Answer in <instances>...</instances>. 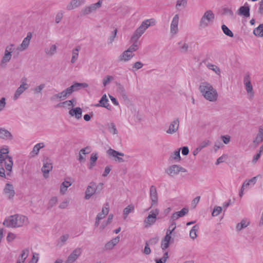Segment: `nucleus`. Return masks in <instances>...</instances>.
<instances>
[{
  "instance_id": "a878e982",
  "label": "nucleus",
  "mask_w": 263,
  "mask_h": 263,
  "mask_svg": "<svg viewBox=\"0 0 263 263\" xmlns=\"http://www.w3.org/2000/svg\"><path fill=\"white\" fill-rule=\"evenodd\" d=\"M179 123L178 120L174 121L171 124L168 129L167 130V133L168 134H172L176 132L179 127Z\"/></svg>"
},
{
  "instance_id": "58836bf2",
  "label": "nucleus",
  "mask_w": 263,
  "mask_h": 263,
  "mask_svg": "<svg viewBox=\"0 0 263 263\" xmlns=\"http://www.w3.org/2000/svg\"><path fill=\"white\" fill-rule=\"evenodd\" d=\"M198 229V227L197 226H195L193 227V228L191 229L190 232V236L192 239H195L196 238L197 235V232Z\"/></svg>"
},
{
  "instance_id": "c9c22d12",
  "label": "nucleus",
  "mask_w": 263,
  "mask_h": 263,
  "mask_svg": "<svg viewBox=\"0 0 263 263\" xmlns=\"http://www.w3.org/2000/svg\"><path fill=\"white\" fill-rule=\"evenodd\" d=\"M254 34L258 36H263V24L260 25L258 27L255 28L253 31Z\"/></svg>"
},
{
  "instance_id": "052dcab7",
  "label": "nucleus",
  "mask_w": 263,
  "mask_h": 263,
  "mask_svg": "<svg viewBox=\"0 0 263 263\" xmlns=\"http://www.w3.org/2000/svg\"><path fill=\"white\" fill-rule=\"evenodd\" d=\"M16 238L15 234L12 233H9L7 237V240L8 241L10 242L13 241Z\"/></svg>"
},
{
  "instance_id": "423d86ee",
  "label": "nucleus",
  "mask_w": 263,
  "mask_h": 263,
  "mask_svg": "<svg viewBox=\"0 0 263 263\" xmlns=\"http://www.w3.org/2000/svg\"><path fill=\"white\" fill-rule=\"evenodd\" d=\"M243 83L246 87L249 99H252L254 97V93L252 85L251 83V79L248 74L246 75L244 77Z\"/></svg>"
},
{
  "instance_id": "8fccbe9b",
  "label": "nucleus",
  "mask_w": 263,
  "mask_h": 263,
  "mask_svg": "<svg viewBox=\"0 0 263 263\" xmlns=\"http://www.w3.org/2000/svg\"><path fill=\"white\" fill-rule=\"evenodd\" d=\"M168 252L164 253L163 256L159 259L156 260V263H165L168 258Z\"/></svg>"
},
{
  "instance_id": "4d7b16f0",
  "label": "nucleus",
  "mask_w": 263,
  "mask_h": 263,
  "mask_svg": "<svg viewBox=\"0 0 263 263\" xmlns=\"http://www.w3.org/2000/svg\"><path fill=\"white\" fill-rule=\"evenodd\" d=\"M109 132L112 134H117L118 131L117 128H116V126L114 123H111L110 126L109 128Z\"/></svg>"
},
{
  "instance_id": "e2e57ef3",
  "label": "nucleus",
  "mask_w": 263,
  "mask_h": 263,
  "mask_svg": "<svg viewBox=\"0 0 263 263\" xmlns=\"http://www.w3.org/2000/svg\"><path fill=\"white\" fill-rule=\"evenodd\" d=\"M158 241V238L157 237H155V238L151 239L146 243H148V245H155L156 243H157Z\"/></svg>"
},
{
  "instance_id": "4c0bfd02",
  "label": "nucleus",
  "mask_w": 263,
  "mask_h": 263,
  "mask_svg": "<svg viewBox=\"0 0 263 263\" xmlns=\"http://www.w3.org/2000/svg\"><path fill=\"white\" fill-rule=\"evenodd\" d=\"M80 49V47H77L72 51V57L71 59V63H74L78 59L79 55V51Z\"/></svg>"
},
{
  "instance_id": "a19ab883",
  "label": "nucleus",
  "mask_w": 263,
  "mask_h": 263,
  "mask_svg": "<svg viewBox=\"0 0 263 263\" xmlns=\"http://www.w3.org/2000/svg\"><path fill=\"white\" fill-rule=\"evenodd\" d=\"M222 28V30L223 32V33L230 36V37H233V32L227 27V26H226L225 25H223L221 27Z\"/></svg>"
},
{
  "instance_id": "79ce46f5",
  "label": "nucleus",
  "mask_w": 263,
  "mask_h": 263,
  "mask_svg": "<svg viewBox=\"0 0 263 263\" xmlns=\"http://www.w3.org/2000/svg\"><path fill=\"white\" fill-rule=\"evenodd\" d=\"M249 224V221L246 220H242L240 223L237 225L236 228L238 230H240L242 228L247 227Z\"/></svg>"
},
{
  "instance_id": "5701e85b",
  "label": "nucleus",
  "mask_w": 263,
  "mask_h": 263,
  "mask_svg": "<svg viewBox=\"0 0 263 263\" xmlns=\"http://www.w3.org/2000/svg\"><path fill=\"white\" fill-rule=\"evenodd\" d=\"M189 212V210L186 208H183L180 211L174 213L172 216V219L174 220L183 217Z\"/></svg>"
},
{
  "instance_id": "f03ea898",
  "label": "nucleus",
  "mask_w": 263,
  "mask_h": 263,
  "mask_svg": "<svg viewBox=\"0 0 263 263\" xmlns=\"http://www.w3.org/2000/svg\"><path fill=\"white\" fill-rule=\"evenodd\" d=\"M199 90L202 96L211 102H215L218 98V92L213 86L208 83H201L199 86Z\"/></svg>"
},
{
  "instance_id": "72a5a7b5",
  "label": "nucleus",
  "mask_w": 263,
  "mask_h": 263,
  "mask_svg": "<svg viewBox=\"0 0 263 263\" xmlns=\"http://www.w3.org/2000/svg\"><path fill=\"white\" fill-rule=\"evenodd\" d=\"M71 185V182H70V181H64L61 186V188H60V192L62 193V194H64L65 193V192L67 191V188L70 186V185Z\"/></svg>"
},
{
  "instance_id": "49530a36",
  "label": "nucleus",
  "mask_w": 263,
  "mask_h": 263,
  "mask_svg": "<svg viewBox=\"0 0 263 263\" xmlns=\"http://www.w3.org/2000/svg\"><path fill=\"white\" fill-rule=\"evenodd\" d=\"M263 140V127L259 128V133L257 136L255 141L257 142L261 141Z\"/></svg>"
},
{
  "instance_id": "39448f33",
  "label": "nucleus",
  "mask_w": 263,
  "mask_h": 263,
  "mask_svg": "<svg viewBox=\"0 0 263 263\" xmlns=\"http://www.w3.org/2000/svg\"><path fill=\"white\" fill-rule=\"evenodd\" d=\"M214 17V14L212 11H206L201 19L200 26L202 27L208 26L213 21Z\"/></svg>"
},
{
  "instance_id": "393cba45",
  "label": "nucleus",
  "mask_w": 263,
  "mask_h": 263,
  "mask_svg": "<svg viewBox=\"0 0 263 263\" xmlns=\"http://www.w3.org/2000/svg\"><path fill=\"white\" fill-rule=\"evenodd\" d=\"M133 55V53L129 52V50H127L119 57V60L120 61H127L130 60Z\"/></svg>"
},
{
  "instance_id": "a18cd8bd",
  "label": "nucleus",
  "mask_w": 263,
  "mask_h": 263,
  "mask_svg": "<svg viewBox=\"0 0 263 263\" xmlns=\"http://www.w3.org/2000/svg\"><path fill=\"white\" fill-rule=\"evenodd\" d=\"M65 91H62V92L58 93L57 95H55V96H53L51 98V99L52 100H55L57 98L61 99H64L66 98L67 96L65 95Z\"/></svg>"
},
{
  "instance_id": "37998d69",
  "label": "nucleus",
  "mask_w": 263,
  "mask_h": 263,
  "mask_svg": "<svg viewBox=\"0 0 263 263\" xmlns=\"http://www.w3.org/2000/svg\"><path fill=\"white\" fill-rule=\"evenodd\" d=\"M72 85H76L73 88L74 91H76V90H78L80 89L81 88H82V87L83 88L87 87L88 86L87 84L85 83H74V84H73Z\"/></svg>"
},
{
  "instance_id": "bf43d9fd",
  "label": "nucleus",
  "mask_w": 263,
  "mask_h": 263,
  "mask_svg": "<svg viewBox=\"0 0 263 263\" xmlns=\"http://www.w3.org/2000/svg\"><path fill=\"white\" fill-rule=\"evenodd\" d=\"M172 158L174 159H180V149L175 151L174 153L173 154Z\"/></svg>"
},
{
  "instance_id": "bb28decb",
  "label": "nucleus",
  "mask_w": 263,
  "mask_h": 263,
  "mask_svg": "<svg viewBox=\"0 0 263 263\" xmlns=\"http://www.w3.org/2000/svg\"><path fill=\"white\" fill-rule=\"evenodd\" d=\"M239 14L248 17L250 16V8L248 6H243L239 9Z\"/></svg>"
},
{
  "instance_id": "7c9ffc66",
  "label": "nucleus",
  "mask_w": 263,
  "mask_h": 263,
  "mask_svg": "<svg viewBox=\"0 0 263 263\" xmlns=\"http://www.w3.org/2000/svg\"><path fill=\"white\" fill-rule=\"evenodd\" d=\"M135 206L133 204H130L127 206L123 210V215L124 218H126L128 215L134 211Z\"/></svg>"
},
{
  "instance_id": "c03bdc74",
  "label": "nucleus",
  "mask_w": 263,
  "mask_h": 263,
  "mask_svg": "<svg viewBox=\"0 0 263 263\" xmlns=\"http://www.w3.org/2000/svg\"><path fill=\"white\" fill-rule=\"evenodd\" d=\"M11 137L10 133L5 129H0V137L2 138H9Z\"/></svg>"
},
{
  "instance_id": "1a4fd4ad",
  "label": "nucleus",
  "mask_w": 263,
  "mask_h": 263,
  "mask_svg": "<svg viewBox=\"0 0 263 263\" xmlns=\"http://www.w3.org/2000/svg\"><path fill=\"white\" fill-rule=\"evenodd\" d=\"M32 37L31 32H28L27 36L23 40L22 44L17 48L18 51H23L25 50L29 46L30 41Z\"/></svg>"
},
{
  "instance_id": "6e6552de",
  "label": "nucleus",
  "mask_w": 263,
  "mask_h": 263,
  "mask_svg": "<svg viewBox=\"0 0 263 263\" xmlns=\"http://www.w3.org/2000/svg\"><path fill=\"white\" fill-rule=\"evenodd\" d=\"M150 198L152 200L151 206H153L157 204L158 194L156 187L154 185L150 187Z\"/></svg>"
},
{
  "instance_id": "e433bc0d",
  "label": "nucleus",
  "mask_w": 263,
  "mask_h": 263,
  "mask_svg": "<svg viewBox=\"0 0 263 263\" xmlns=\"http://www.w3.org/2000/svg\"><path fill=\"white\" fill-rule=\"evenodd\" d=\"M108 100L107 99L106 96L105 95H103L100 101V105L102 107L108 108L109 106Z\"/></svg>"
},
{
  "instance_id": "9b49d317",
  "label": "nucleus",
  "mask_w": 263,
  "mask_h": 263,
  "mask_svg": "<svg viewBox=\"0 0 263 263\" xmlns=\"http://www.w3.org/2000/svg\"><path fill=\"white\" fill-rule=\"evenodd\" d=\"M15 228L22 227L28 223L27 218L23 215H15Z\"/></svg>"
},
{
  "instance_id": "3c124183",
  "label": "nucleus",
  "mask_w": 263,
  "mask_h": 263,
  "mask_svg": "<svg viewBox=\"0 0 263 263\" xmlns=\"http://www.w3.org/2000/svg\"><path fill=\"white\" fill-rule=\"evenodd\" d=\"M222 211V208L220 206H216L214 208L212 216H216L218 215Z\"/></svg>"
},
{
  "instance_id": "13d9d810",
  "label": "nucleus",
  "mask_w": 263,
  "mask_h": 263,
  "mask_svg": "<svg viewBox=\"0 0 263 263\" xmlns=\"http://www.w3.org/2000/svg\"><path fill=\"white\" fill-rule=\"evenodd\" d=\"M113 79V77L110 76H107L103 80V84L104 86H106L110 81Z\"/></svg>"
},
{
  "instance_id": "ea45409f",
  "label": "nucleus",
  "mask_w": 263,
  "mask_h": 263,
  "mask_svg": "<svg viewBox=\"0 0 263 263\" xmlns=\"http://www.w3.org/2000/svg\"><path fill=\"white\" fill-rule=\"evenodd\" d=\"M29 252V251L28 249H26L23 250L19 259H20L22 262H24L28 256Z\"/></svg>"
},
{
  "instance_id": "b1692460",
  "label": "nucleus",
  "mask_w": 263,
  "mask_h": 263,
  "mask_svg": "<svg viewBox=\"0 0 263 263\" xmlns=\"http://www.w3.org/2000/svg\"><path fill=\"white\" fill-rule=\"evenodd\" d=\"M95 184L91 183L87 187L85 192V198L89 199L96 192Z\"/></svg>"
},
{
  "instance_id": "ddd939ff",
  "label": "nucleus",
  "mask_w": 263,
  "mask_h": 263,
  "mask_svg": "<svg viewBox=\"0 0 263 263\" xmlns=\"http://www.w3.org/2000/svg\"><path fill=\"white\" fill-rule=\"evenodd\" d=\"M5 195L9 198H11L14 196L15 192L13 185L10 183H7L4 190Z\"/></svg>"
},
{
  "instance_id": "2eb2a0df",
  "label": "nucleus",
  "mask_w": 263,
  "mask_h": 263,
  "mask_svg": "<svg viewBox=\"0 0 263 263\" xmlns=\"http://www.w3.org/2000/svg\"><path fill=\"white\" fill-rule=\"evenodd\" d=\"M109 211L108 204H106L103 207L102 212L98 214L96 219V225L97 226L99 224V221L105 217V216L108 214Z\"/></svg>"
},
{
  "instance_id": "2f4dec72",
  "label": "nucleus",
  "mask_w": 263,
  "mask_h": 263,
  "mask_svg": "<svg viewBox=\"0 0 263 263\" xmlns=\"http://www.w3.org/2000/svg\"><path fill=\"white\" fill-rule=\"evenodd\" d=\"M44 146V144L43 143H39L36 144L33 147L32 151L31 152L32 156L36 155L41 148H43Z\"/></svg>"
},
{
  "instance_id": "a211bd4d",
  "label": "nucleus",
  "mask_w": 263,
  "mask_h": 263,
  "mask_svg": "<svg viewBox=\"0 0 263 263\" xmlns=\"http://www.w3.org/2000/svg\"><path fill=\"white\" fill-rule=\"evenodd\" d=\"M179 22V16L175 15L173 17L171 24V32L172 34H176L178 31V25Z\"/></svg>"
},
{
  "instance_id": "f704fd0d",
  "label": "nucleus",
  "mask_w": 263,
  "mask_h": 263,
  "mask_svg": "<svg viewBox=\"0 0 263 263\" xmlns=\"http://www.w3.org/2000/svg\"><path fill=\"white\" fill-rule=\"evenodd\" d=\"M74 102V100H68L65 101L62 103H60L58 105V107H68L69 108L72 107L74 106L73 102Z\"/></svg>"
},
{
  "instance_id": "cd10ccee",
  "label": "nucleus",
  "mask_w": 263,
  "mask_h": 263,
  "mask_svg": "<svg viewBox=\"0 0 263 263\" xmlns=\"http://www.w3.org/2000/svg\"><path fill=\"white\" fill-rule=\"evenodd\" d=\"M256 177H253L251 179L249 180L248 181H246L242 184L241 192L240 193V196H242L243 194V190L245 187H247L250 184L254 185L256 183Z\"/></svg>"
},
{
  "instance_id": "9d476101",
  "label": "nucleus",
  "mask_w": 263,
  "mask_h": 263,
  "mask_svg": "<svg viewBox=\"0 0 263 263\" xmlns=\"http://www.w3.org/2000/svg\"><path fill=\"white\" fill-rule=\"evenodd\" d=\"M180 172H185V170L177 165H173L168 168L167 173L169 175L173 176Z\"/></svg>"
},
{
  "instance_id": "20e7f679",
  "label": "nucleus",
  "mask_w": 263,
  "mask_h": 263,
  "mask_svg": "<svg viewBox=\"0 0 263 263\" xmlns=\"http://www.w3.org/2000/svg\"><path fill=\"white\" fill-rule=\"evenodd\" d=\"M159 210L158 209L152 210L147 217L144 220L143 223L145 228H147L154 224L156 220L157 217L159 215Z\"/></svg>"
},
{
  "instance_id": "412c9836",
  "label": "nucleus",
  "mask_w": 263,
  "mask_h": 263,
  "mask_svg": "<svg viewBox=\"0 0 263 263\" xmlns=\"http://www.w3.org/2000/svg\"><path fill=\"white\" fill-rule=\"evenodd\" d=\"M52 168V165L50 162L46 161L44 163V165L42 167V172L45 178H47L48 177V174Z\"/></svg>"
},
{
  "instance_id": "09e8293b",
  "label": "nucleus",
  "mask_w": 263,
  "mask_h": 263,
  "mask_svg": "<svg viewBox=\"0 0 263 263\" xmlns=\"http://www.w3.org/2000/svg\"><path fill=\"white\" fill-rule=\"evenodd\" d=\"M139 48V44L138 42L134 43L127 50H129V52L132 53L136 51Z\"/></svg>"
},
{
  "instance_id": "c756f323",
  "label": "nucleus",
  "mask_w": 263,
  "mask_h": 263,
  "mask_svg": "<svg viewBox=\"0 0 263 263\" xmlns=\"http://www.w3.org/2000/svg\"><path fill=\"white\" fill-rule=\"evenodd\" d=\"M120 240V237L119 236H117V237L112 239L111 240L107 242L106 245L105 247L107 249H112L115 246H116Z\"/></svg>"
},
{
  "instance_id": "864d4df0",
  "label": "nucleus",
  "mask_w": 263,
  "mask_h": 263,
  "mask_svg": "<svg viewBox=\"0 0 263 263\" xmlns=\"http://www.w3.org/2000/svg\"><path fill=\"white\" fill-rule=\"evenodd\" d=\"M93 11L92 9L91 5L86 7L82 11L83 14H87Z\"/></svg>"
},
{
  "instance_id": "4be33fe9",
  "label": "nucleus",
  "mask_w": 263,
  "mask_h": 263,
  "mask_svg": "<svg viewBox=\"0 0 263 263\" xmlns=\"http://www.w3.org/2000/svg\"><path fill=\"white\" fill-rule=\"evenodd\" d=\"M85 0H72L67 6L68 10H72L80 6Z\"/></svg>"
},
{
  "instance_id": "f8f14e48",
  "label": "nucleus",
  "mask_w": 263,
  "mask_h": 263,
  "mask_svg": "<svg viewBox=\"0 0 263 263\" xmlns=\"http://www.w3.org/2000/svg\"><path fill=\"white\" fill-rule=\"evenodd\" d=\"M26 79L24 78L22 80V84L17 88L14 96L15 100L27 88V84H26Z\"/></svg>"
},
{
  "instance_id": "c85d7f7f",
  "label": "nucleus",
  "mask_w": 263,
  "mask_h": 263,
  "mask_svg": "<svg viewBox=\"0 0 263 263\" xmlns=\"http://www.w3.org/2000/svg\"><path fill=\"white\" fill-rule=\"evenodd\" d=\"M91 152V148L89 147H86L85 148L82 149L79 152V161L83 162L85 160V156L86 154H89Z\"/></svg>"
},
{
  "instance_id": "6ab92c4d",
  "label": "nucleus",
  "mask_w": 263,
  "mask_h": 263,
  "mask_svg": "<svg viewBox=\"0 0 263 263\" xmlns=\"http://www.w3.org/2000/svg\"><path fill=\"white\" fill-rule=\"evenodd\" d=\"M15 217L12 215L6 218L3 222V224L9 228H15Z\"/></svg>"
},
{
  "instance_id": "603ef678",
  "label": "nucleus",
  "mask_w": 263,
  "mask_h": 263,
  "mask_svg": "<svg viewBox=\"0 0 263 263\" xmlns=\"http://www.w3.org/2000/svg\"><path fill=\"white\" fill-rule=\"evenodd\" d=\"M56 46L54 45H52L49 49H46V52L47 54L51 55L53 54L56 51Z\"/></svg>"
},
{
  "instance_id": "473e14b6",
  "label": "nucleus",
  "mask_w": 263,
  "mask_h": 263,
  "mask_svg": "<svg viewBox=\"0 0 263 263\" xmlns=\"http://www.w3.org/2000/svg\"><path fill=\"white\" fill-rule=\"evenodd\" d=\"M98 159V155L96 153H92L91 155L90 161V163L88 166V168L91 170L95 166V163Z\"/></svg>"
},
{
  "instance_id": "338daca9",
  "label": "nucleus",
  "mask_w": 263,
  "mask_h": 263,
  "mask_svg": "<svg viewBox=\"0 0 263 263\" xmlns=\"http://www.w3.org/2000/svg\"><path fill=\"white\" fill-rule=\"evenodd\" d=\"M151 250L150 248L148 247V243H146V245H145V246L144 248V253L146 255H148L151 253Z\"/></svg>"
},
{
  "instance_id": "4468645a",
  "label": "nucleus",
  "mask_w": 263,
  "mask_h": 263,
  "mask_svg": "<svg viewBox=\"0 0 263 263\" xmlns=\"http://www.w3.org/2000/svg\"><path fill=\"white\" fill-rule=\"evenodd\" d=\"M171 240V232H166L164 238L161 241V247L162 250H165L168 248L170 241Z\"/></svg>"
},
{
  "instance_id": "aec40b11",
  "label": "nucleus",
  "mask_w": 263,
  "mask_h": 263,
  "mask_svg": "<svg viewBox=\"0 0 263 263\" xmlns=\"http://www.w3.org/2000/svg\"><path fill=\"white\" fill-rule=\"evenodd\" d=\"M69 115L72 117H74L76 119L81 118L82 115V110L80 107L72 108L69 111Z\"/></svg>"
},
{
  "instance_id": "0eeeda50",
  "label": "nucleus",
  "mask_w": 263,
  "mask_h": 263,
  "mask_svg": "<svg viewBox=\"0 0 263 263\" xmlns=\"http://www.w3.org/2000/svg\"><path fill=\"white\" fill-rule=\"evenodd\" d=\"M14 45L13 44H10L6 47L4 55L1 61V65H3L9 62L12 57L11 53L14 50Z\"/></svg>"
},
{
  "instance_id": "5fc2aeb1",
  "label": "nucleus",
  "mask_w": 263,
  "mask_h": 263,
  "mask_svg": "<svg viewBox=\"0 0 263 263\" xmlns=\"http://www.w3.org/2000/svg\"><path fill=\"white\" fill-rule=\"evenodd\" d=\"M102 0H100V1H99V2L98 3L91 5L92 10L94 11L97 9L100 8L102 5Z\"/></svg>"
},
{
  "instance_id": "7ed1b4c3",
  "label": "nucleus",
  "mask_w": 263,
  "mask_h": 263,
  "mask_svg": "<svg viewBox=\"0 0 263 263\" xmlns=\"http://www.w3.org/2000/svg\"><path fill=\"white\" fill-rule=\"evenodd\" d=\"M155 23L156 21L154 18H151L143 21L140 26L136 30L132 39H138L149 26L155 25Z\"/></svg>"
},
{
  "instance_id": "dca6fc26",
  "label": "nucleus",
  "mask_w": 263,
  "mask_h": 263,
  "mask_svg": "<svg viewBox=\"0 0 263 263\" xmlns=\"http://www.w3.org/2000/svg\"><path fill=\"white\" fill-rule=\"evenodd\" d=\"M81 249H76L68 256L67 260V263H72L77 259V258L81 254Z\"/></svg>"
},
{
  "instance_id": "f3484780",
  "label": "nucleus",
  "mask_w": 263,
  "mask_h": 263,
  "mask_svg": "<svg viewBox=\"0 0 263 263\" xmlns=\"http://www.w3.org/2000/svg\"><path fill=\"white\" fill-rule=\"evenodd\" d=\"M107 154L109 156H112L115 158L116 161H122L123 159L122 158L119 157V156H123L124 154L118 152L113 149L110 148L107 151Z\"/></svg>"
},
{
  "instance_id": "0e129e2a",
  "label": "nucleus",
  "mask_w": 263,
  "mask_h": 263,
  "mask_svg": "<svg viewBox=\"0 0 263 263\" xmlns=\"http://www.w3.org/2000/svg\"><path fill=\"white\" fill-rule=\"evenodd\" d=\"M39 259V254L34 253L30 263H36Z\"/></svg>"
},
{
  "instance_id": "de8ad7c7",
  "label": "nucleus",
  "mask_w": 263,
  "mask_h": 263,
  "mask_svg": "<svg viewBox=\"0 0 263 263\" xmlns=\"http://www.w3.org/2000/svg\"><path fill=\"white\" fill-rule=\"evenodd\" d=\"M208 67L210 69L214 71L217 74H219L220 73V70L219 68L217 66H216L214 65L208 64Z\"/></svg>"
},
{
  "instance_id": "680f3d73",
  "label": "nucleus",
  "mask_w": 263,
  "mask_h": 263,
  "mask_svg": "<svg viewBox=\"0 0 263 263\" xmlns=\"http://www.w3.org/2000/svg\"><path fill=\"white\" fill-rule=\"evenodd\" d=\"M6 99L5 98H2L0 100V111H2L6 106Z\"/></svg>"
},
{
  "instance_id": "6e6d98bb",
  "label": "nucleus",
  "mask_w": 263,
  "mask_h": 263,
  "mask_svg": "<svg viewBox=\"0 0 263 263\" xmlns=\"http://www.w3.org/2000/svg\"><path fill=\"white\" fill-rule=\"evenodd\" d=\"M76 86V85H71L70 87L67 88L65 90H64L66 94L65 95L67 96L71 95L74 91L73 88Z\"/></svg>"
},
{
  "instance_id": "774afa93",
  "label": "nucleus",
  "mask_w": 263,
  "mask_h": 263,
  "mask_svg": "<svg viewBox=\"0 0 263 263\" xmlns=\"http://www.w3.org/2000/svg\"><path fill=\"white\" fill-rule=\"evenodd\" d=\"M44 84L40 85V86H39L38 87H37L36 88H35V89H34L35 93L40 92L41 91V90L44 88Z\"/></svg>"
},
{
  "instance_id": "f257e3e1",
  "label": "nucleus",
  "mask_w": 263,
  "mask_h": 263,
  "mask_svg": "<svg viewBox=\"0 0 263 263\" xmlns=\"http://www.w3.org/2000/svg\"><path fill=\"white\" fill-rule=\"evenodd\" d=\"M7 147L0 149V176L5 177V172L7 176H10L13 164L12 158L8 156Z\"/></svg>"
},
{
  "instance_id": "69168bd1",
  "label": "nucleus",
  "mask_w": 263,
  "mask_h": 263,
  "mask_svg": "<svg viewBox=\"0 0 263 263\" xmlns=\"http://www.w3.org/2000/svg\"><path fill=\"white\" fill-rule=\"evenodd\" d=\"M221 139L225 144H228L230 140V137L229 136H222Z\"/></svg>"
}]
</instances>
